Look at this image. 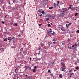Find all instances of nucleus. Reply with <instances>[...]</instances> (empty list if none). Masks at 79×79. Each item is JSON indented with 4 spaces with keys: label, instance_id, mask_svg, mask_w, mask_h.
<instances>
[{
    "label": "nucleus",
    "instance_id": "nucleus-55",
    "mask_svg": "<svg viewBox=\"0 0 79 79\" xmlns=\"http://www.w3.org/2000/svg\"><path fill=\"white\" fill-rule=\"evenodd\" d=\"M63 69H64H64H66V68H65V67H64V68H63Z\"/></svg>",
    "mask_w": 79,
    "mask_h": 79
},
{
    "label": "nucleus",
    "instance_id": "nucleus-47",
    "mask_svg": "<svg viewBox=\"0 0 79 79\" xmlns=\"http://www.w3.org/2000/svg\"><path fill=\"white\" fill-rule=\"evenodd\" d=\"M48 34H50V32H49V31H48Z\"/></svg>",
    "mask_w": 79,
    "mask_h": 79
},
{
    "label": "nucleus",
    "instance_id": "nucleus-63",
    "mask_svg": "<svg viewBox=\"0 0 79 79\" xmlns=\"http://www.w3.org/2000/svg\"><path fill=\"white\" fill-rule=\"evenodd\" d=\"M70 49H72V47H70Z\"/></svg>",
    "mask_w": 79,
    "mask_h": 79
},
{
    "label": "nucleus",
    "instance_id": "nucleus-61",
    "mask_svg": "<svg viewBox=\"0 0 79 79\" xmlns=\"http://www.w3.org/2000/svg\"><path fill=\"white\" fill-rule=\"evenodd\" d=\"M77 60L78 61V63H79V59L78 60Z\"/></svg>",
    "mask_w": 79,
    "mask_h": 79
},
{
    "label": "nucleus",
    "instance_id": "nucleus-44",
    "mask_svg": "<svg viewBox=\"0 0 79 79\" xmlns=\"http://www.w3.org/2000/svg\"><path fill=\"white\" fill-rule=\"evenodd\" d=\"M48 73H50V70H48Z\"/></svg>",
    "mask_w": 79,
    "mask_h": 79
},
{
    "label": "nucleus",
    "instance_id": "nucleus-24",
    "mask_svg": "<svg viewBox=\"0 0 79 79\" xmlns=\"http://www.w3.org/2000/svg\"><path fill=\"white\" fill-rule=\"evenodd\" d=\"M53 7H50L49 8V9L50 10H52V8H53Z\"/></svg>",
    "mask_w": 79,
    "mask_h": 79
},
{
    "label": "nucleus",
    "instance_id": "nucleus-13",
    "mask_svg": "<svg viewBox=\"0 0 79 79\" xmlns=\"http://www.w3.org/2000/svg\"><path fill=\"white\" fill-rule=\"evenodd\" d=\"M77 63H78V61H76L75 62L74 64L75 65H77Z\"/></svg>",
    "mask_w": 79,
    "mask_h": 79
},
{
    "label": "nucleus",
    "instance_id": "nucleus-56",
    "mask_svg": "<svg viewBox=\"0 0 79 79\" xmlns=\"http://www.w3.org/2000/svg\"><path fill=\"white\" fill-rule=\"evenodd\" d=\"M52 35H54V32H53L52 33Z\"/></svg>",
    "mask_w": 79,
    "mask_h": 79
},
{
    "label": "nucleus",
    "instance_id": "nucleus-28",
    "mask_svg": "<svg viewBox=\"0 0 79 79\" xmlns=\"http://www.w3.org/2000/svg\"><path fill=\"white\" fill-rule=\"evenodd\" d=\"M68 40L69 41V42H71V39H69V38H68Z\"/></svg>",
    "mask_w": 79,
    "mask_h": 79
},
{
    "label": "nucleus",
    "instance_id": "nucleus-57",
    "mask_svg": "<svg viewBox=\"0 0 79 79\" xmlns=\"http://www.w3.org/2000/svg\"><path fill=\"white\" fill-rule=\"evenodd\" d=\"M51 32H52V31H49V33H51Z\"/></svg>",
    "mask_w": 79,
    "mask_h": 79
},
{
    "label": "nucleus",
    "instance_id": "nucleus-32",
    "mask_svg": "<svg viewBox=\"0 0 79 79\" xmlns=\"http://www.w3.org/2000/svg\"><path fill=\"white\" fill-rule=\"evenodd\" d=\"M66 27H69V26H68V24H66Z\"/></svg>",
    "mask_w": 79,
    "mask_h": 79
},
{
    "label": "nucleus",
    "instance_id": "nucleus-20",
    "mask_svg": "<svg viewBox=\"0 0 79 79\" xmlns=\"http://www.w3.org/2000/svg\"><path fill=\"white\" fill-rule=\"evenodd\" d=\"M36 71V70H35V69H33V72L34 73H35Z\"/></svg>",
    "mask_w": 79,
    "mask_h": 79
},
{
    "label": "nucleus",
    "instance_id": "nucleus-3",
    "mask_svg": "<svg viewBox=\"0 0 79 79\" xmlns=\"http://www.w3.org/2000/svg\"><path fill=\"white\" fill-rule=\"evenodd\" d=\"M73 5H71L68 8V10L69 9H71V10H75V8L73 7Z\"/></svg>",
    "mask_w": 79,
    "mask_h": 79
},
{
    "label": "nucleus",
    "instance_id": "nucleus-31",
    "mask_svg": "<svg viewBox=\"0 0 79 79\" xmlns=\"http://www.w3.org/2000/svg\"><path fill=\"white\" fill-rule=\"evenodd\" d=\"M13 44H15V40H13Z\"/></svg>",
    "mask_w": 79,
    "mask_h": 79
},
{
    "label": "nucleus",
    "instance_id": "nucleus-27",
    "mask_svg": "<svg viewBox=\"0 0 79 79\" xmlns=\"http://www.w3.org/2000/svg\"><path fill=\"white\" fill-rule=\"evenodd\" d=\"M7 16H8V15H4V18H6Z\"/></svg>",
    "mask_w": 79,
    "mask_h": 79
},
{
    "label": "nucleus",
    "instance_id": "nucleus-40",
    "mask_svg": "<svg viewBox=\"0 0 79 79\" xmlns=\"http://www.w3.org/2000/svg\"><path fill=\"white\" fill-rule=\"evenodd\" d=\"M10 24H11V25H13V23L11 22L10 23Z\"/></svg>",
    "mask_w": 79,
    "mask_h": 79
},
{
    "label": "nucleus",
    "instance_id": "nucleus-43",
    "mask_svg": "<svg viewBox=\"0 0 79 79\" xmlns=\"http://www.w3.org/2000/svg\"><path fill=\"white\" fill-rule=\"evenodd\" d=\"M15 2H16V0H14L13 1V3H15Z\"/></svg>",
    "mask_w": 79,
    "mask_h": 79
},
{
    "label": "nucleus",
    "instance_id": "nucleus-12",
    "mask_svg": "<svg viewBox=\"0 0 79 79\" xmlns=\"http://www.w3.org/2000/svg\"><path fill=\"white\" fill-rule=\"evenodd\" d=\"M20 52H22L23 51V48H22L20 49Z\"/></svg>",
    "mask_w": 79,
    "mask_h": 79
},
{
    "label": "nucleus",
    "instance_id": "nucleus-8",
    "mask_svg": "<svg viewBox=\"0 0 79 79\" xmlns=\"http://www.w3.org/2000/svg\"><path fill=\"white\" fill-rule=\"evenodd\" d=\"M53 42V43L55 44L56 43V40L55 39H53L52 40Z\"/></svg>",
    "mask_w": 79,
    "mask_h": 79
},
{
    "label": "nucleus",
    "instance_id": "nucleus-58",
    "mask_svg": "<svg viewBox=\"0 0 79 79\" xmlns=\"http://www.w3.org/2000/svg\"><path fill=\"white\" fill-rule=\"evenodd\" d=\"M39 26H41V24H39Z\"/></svg>",
    "mask_w": 79,
    "mask_h": 79
},
{
    "label": "nucleus",
    "instance_id": "nucleus-53",
    "mask_svg": "<svg viewBox=\"0 0 79 79\" xmlns=\"http://www.w3.org/2000/svg\"><path fill=\"white\" fill-rule=\"evenodd\" d=\"M38 11H39V12H41V10H38Z\"/></svg>",
    "mask_w": 79,
    "mask_h": 79
},
{
    "label": "nucleus",
    "instance_id": "nucleus-6",
    "mask_svg": "<svg viewBox=\"0 0 79 79\" xmlns=\"http://www.w3.org/2000/svg\"><path fill=\"white\" fill-rule=\"evenodd\" d=\"M59 78H62L63 77V75L60 74L59 75Z\"/></svg>",
    "mask_w": 79,
    "mask_h": 79
},
{
    "label": "nucleus",
    "instance_id": "nucleus-25",
    "mask_svg": "<svg viewBox=\"0 0 79 79\" xmlns=\"http://www.w3.org/2000/svg\"><path fill=\"white\" fill-rule=\"evenodd\" d=\"M28 68V67L27 66H26L25 67V69H27V68Z\"/></svg>",
    "mask_w": 79,
    "mask_h": 79
},
{
    "label": "nucleus",
    "instance_id": "nucleus-46",
    "mask_svg": "<svg viewBox=\"0 0 79 79\" xmlns=\"http://www.w3.org/2000/svg\"><path fill=\"white\" fill-rule=\"evenodd\" d=\"M48 27H50V24H48Z\"/></svg>",
    "mask_w": 79,
    "mask_h": 79
},
{
    "label": "nucleus",
    "instance_id": "nucleus-59",
    "mask_svg": "<svg viewBox=\"0 0 79 79\" xmlns=\"http://www.w3.org/2000/svg\"><path fill=\"white\" fill-rule=\"evenodd\" d=\"M11 31V29H10V30H9V31Z\"/></svg>",
    "mask_w": 79,
    "mask_h": 79
},
{
    "label": "nucleus",
    "instance_id": "nucleus-18",
    "mask_svg": "<svg viewBox=\"0 0 79 79\" xmlns=\"http://www.w3.org/2000/svg\"><path fill=\"white\" fill-rule=\"evenodd\" d=\"M62 63H63V62H61V66H63V67L64 68V67H65V66L64 65H63V64H62Z\"/></svg>",
    "mask_w": 79,
    "mask_h": 79
},
{
    "label": "nucleus",
    "instance_id": "nucleus-45",
    "mask_svg": "<svg viewBox=\"0 0 79 79\" xmlns=\"http://www.w3.org/2000/svg\"><path fill=\"white\" fill-rule=\"evenodd\" d=\"M52 15H50L49 17H50V18H52Z\"/></svg>",
    "mask_w": 79,
    "mask_h": 79
},
{
    "label": "nucleus",
    "instance_id": "nucleus-9",
    "mask_svg": "<svg viewBox=\"0 0 79 79\" xmlns=\"http://www.w3.org/2000/svg\"><path fill=\"white\" fill-rule=\"evenodd\" d=\"M61 68H62V71H64V72H65V71L64 69H63V67H61Z\"/></svg>",
    "mask_w": 79,
    "mask_h": 79
},
{
    "label": "nucleus",
    "instance_id": "nucleus-5",
    "mask_svg": "<svg viewBox=\"0 0 79 79\" xmlns=\"http://www.w3.org/2000/svg\"><path fill=\"white\" fill-rule=\"evenodd\" d=\"M34 60H34V61H38L39 60V58L37 57H36L34 59Z\"/></svg>",
    "mask_w": 79,
    "mask_h": 79
},
{
    "label": "nucleus",
    "instance_id": "nucleus-15",
    "mask_svg": "<svg viewBox=\"0 0 79 79\" xmlns=\"http://www.w3.org/2000/svg\"><path fill=\"white\" fill-rule=\"evenodd\" d=\"M14 26H16V27L18 26V24L17 23H15L14 24Z\"/></svg>",
    "mask_w": 79,
    "mask_h": 79
},
{
    "label": "nucleus",
    "instance_id": "nucleus-36",
    "mask_svg": "<svg viewBox=\"0 0 79 79\" xmlns=\"http://www.w3.org/2000/svg\"><path fill=\"white\" fill-rule=\"evenodd\" d=\"M41 13H42V14H44V11H42L41 12Z\"/></svg>",
    "mask_w": 79,
    "mask_h": 79
},
{
    "label": "nucleus",
    "instance_id": "nucleus-60",
    "mask_svg": "<svg viewBox=\"0 0 79 79\" xmlns=\"http://www.w3.org/2000/svg\"><path fill=\"white\" fill-rule=\"evenodd\" d=\"M44 5H46V3H43Z\"/></svg>",
    "mask_w": 79,
    "mask_h": 79
},
{
    "label": "nucleus",
    "instance_id": "nucleus-38",
    "mask_svg": "<svg viewBox=\"0 0 79 79\" xmlns=\"http://www.w3.org/2000/svg\"><path fill=\"white\" fill-rule=\"evenodd\" d=\"M77 33H79V30H77L76 31Z\"/></svg>",
    "mask_w": 79,
    "mask_h": 79
},
{
    "label": "nucleus",
    "instance_id": "nucleus-52",
    "mask_svg": "<svg viewBox=\"0 0 79 79\" xmlns=\"http://www.w3.org/2000/svg\"><path fill=\"white\" fill-rule=\"evenodd\" d=\"M54 6H56V4H55V3H54Z\"/></svg>",
    "mask_w": 79,
    "mask_h": 79
},
{
    "label": "nucleus",
    "instance_id": "nucleus-10",
    "mask_svg": "<svg viewBox=\"0 0 79 79\" xmlns=\"http://www.w3.org/2000/svg\"><path fill=\"white\" fill-rule=\"evenodd\" d=\"M55 16L52 15V16L51 17L53 19H55Z\"/></svg>",
    "mask_w": 79,
    "mask_h": 79
},
{
    "label": "nucleus",
    "instance_id": "nucleus-21",
    "mask_svg": "<svg viewBox=\"0 0 79 79\" xmlns=\"http://www.w3.org/2000/svg\"><path fill=\"white\" fill-rule=\"evenodd\" d=\"M49 20V18H47V19H46V21H48Z\"/></svg>",
    "mask_w": 79,
    "mask_h": 79
},
{
    "label": "nucleus",
    "instance_id": "nucleus-2",
    "mask_svg": "<svg viewBox=\"0 0 79 79\" xmlns=\"http://www.w3.org/2000/svg\"><path fill=\"white\" fill-rule=\"evenodd\" d=\"M75 46H77V44L76 43L75 44H73L72 46V48H72L73 50H75L76 49V48H77V47L75 48Z\"/></svg>",
    "mask_w": 79,
    "mask_h": 79
},
{
    "label": "nucleus",
    "instance_id": "nucleus-39",
    "mask_svg": "<svg viewBox=\"0 0 79 79\" xmlns=\"http://www.w3.org/2000/svg\"><path fill=\"white\" fill-rule=\"evenodd\" d=\"M59 3H60V2H59V1H58L57 2V4H58H58H59Z\"/></svg>",
    "mask_w": 79,
    "mask_h": 79
},
{
    "label": "nucleus",
    "instance_id": "nucleus-49",
    "mask_svg": "<svg viewBox=\"0 0 79 79\" xmlns=\"http://www.w3.org/2000/svg\"><path fill=\"white\" fill-rule=\"evenodd\" d=\"M54 63H55L54 62H52V64H54Z\"/></svg>",
    "mask_w": 79,
    "mask_h": 79
},
{
    "label": "nucleus",
    "instance_id": "nucleus-1",
    "mask_svg": "<svg viewBox=\"0 0 79 79\" xmlns=\"http://www.w3.org/2000/svg\"><path fill=\"white\" fill-rule=\"evenodd\" d=\"M66 14V12L65 10H62L60 11V15H59L60 18H63L64 16V15Z\"/></svg>",
    "mask_w": 79,
    "mask_h": 79
},
{
    "label": "nucleus",
    "instance_id": "nucleus-29",
    "mask_svg": "<svg viewBox=\"0 0 79 79\" xmlns=\"http://www.w3.org/2000/svg\"><path fill=\"white\" fill-rule=\"evenodd\" d=\"M18 36V37H22L21 35H19Z\"/></svg>",
    "mask_w": 79,
    "mask_h": 79
},
{
    "label": "nucleus",
    "instance_id": "nucleus-34",
    "mask_svg": "<svg viewBox=\"0 0 79 79\" xmlns=\"http://www.w3.org/2000/svg\"><path fill=\"white\" fill-rule=\"evenodd\" d=\"M77 15V13H76L75 14V16H76Z\"/></svg>",
    "mask_w": 79,
    "mask_h": 79
},
{
    "label": "nucleus",
    "instance_id": "nucleus-33",
    "mask_svg": "<svg viewBox=\"0 0 79 79\" xmlns=\"http://www.w3.org/2000/svg\"><path fill=\"white\" fill-rule=\"evenodd\" d=\"M76 69H77L78 70V69H79V67H77L76 68Z\"/></svg>",
    "mask_w": 79,
    "mask_h": 79
},
{
    "label": "nucleus",
    "instance_id": "nucleus-11",
    "mask_svg": "<svg viewBox=\"0 0 79 79\" xmlns=\"http://www.w3.org/2000/svg\"><path fill=\"white\" fill-rule=\"evenodd\" d=\"M74 73H70V76H73V75H74Z\"/></svg>",
    "mask_w": 79,
    "mask_h": 79
},
{
    "label": "nucleus",
    "instance_id": "nucleus-4",
    "mask_svg": "<svg viewBox=\"0 0 79 79\" xmlns=\"http://www.w3.org/2000/svg\"><path fill=\"white\" fill-rule=\"evenodd\" d=\"M61 29L62 31H63V32H66V30H65V29H64V27H61Z\"/></svg>",
    "mask_w": 79,
    "mask_h": 79
},
{
    "label": "nucleus",
    "instance_id": "nucleus-30",
    "mask_svg": "<svg viewBox=\"0 0 79 79\" xmlns=\"http://www.w3.org/2000/svg\"><path fill=\"white\" fill-rule=\"evenodd\" d=\"M71 24H72V23H70L69 24H68V26H70V25H71Z\"/></svg>",
    "mask_w": 79,
    "mask_h": 79
},
{
    "label": "nucleus",
    "instance_id": "nucleus-50",
    "mask_svg": "<svg viewBox=\"0 0 79 79\" xmlns=\"http://www.w3.org/2000/svg\"><path fill=\"white\" fill-rule=\"evenodd\" d=\"M44 44H42L41 47H44Z\"/></svg>",
    "mask_w": 79,
    "mask_h": 79
},
{
    "label": "nucleus",
    "instance_id": "nucleus-23",
    "mask_svg": "<svg viewBox=\"0 0 79 79\" xmlns=\"http://www.w3.org/2000/svg\"><path fill=\"white\" fill-rule=\"evenodd\" d=\"M27 79H31V77H29V76H28L27 77Z\"/></svg>",
    "mask_w": 79,
    "mask_h": 79
},
{
    "label": "nucleus",
    "instance_id": "nucleus-51",
    "mask_svg": "<svg viewBox=\"0 0 79 79\" xmlns=\"http://www.w3.org/2000/svg\"><path fill=\"white\" fill-rule=\"evenodd\" d=\"M32 58L31 57L30 58V61H31Z\"/></svg>",
    "mask_w": 79,
    "mask_h": 79
},
{
    "label": "nucleus",
    "instance_id": "nucleus-7",
    "mask_svg": "<svg viewBox=\"0 0 79 79\" xmlns=\"http://www.w3.org/2000/svg\"><path fill=\"white\" fill-rule=\"evenodd\" d=\"M7 39L8 40H9V41H10V40H12L11 37H8Z\"/></svg>",
    "mask_w": 79,
    "mask_h": 79
},
{
    "label": "nucleus",
    "instance_id": "nucleus-54",
    "mask_svg": "<svg viewBox=\"0 0 79 79\" xmlns=\"http://www.w3.org/2000/svg\"><path fill=\"white\" fill-rule=\"evenodd\" d=\"M76 8H77L76 10H77V9H78V7H76Z\"/></svg>",
    "mask_w": 79,
    "mask_h": 79
},
{
    "label": "nucleus",
    "instance_id": "nucleus-17",
    "mask_svg": "<svg viewBox=\"0 0 79 79\" xmlns=\"http://www.w3.org/2000/svg\"><path fill=\"white\" fill-rule=\"evenodd\" d=\"M12 10H16V7H13V8L12 9Z\"/></svg>",
    "mask_w": 79,
    "mask_h": 79
},
{
    "label": "nucleus",
    "instance_id": "nucleus-19",
    "mask_svg": "<svg viewBox=\"0 0 79 79\" xmlns=\"http://www.w3.org/2000/svg\"><path fill=\"white\" fill-rule=\"evenodd\" d=\"M4 41H5V42H6L7 41V38H6V39H4Z\"/></svg>",
    "mask_w": 79,
    "mask_h": 79
},
{
    "label": "nucleus",
    "instance_id": "nucleus-37",
    "mask_svg": "<svg viewBox=\"0 0 79 79\" xmlns=\"http://www.w3.org/2000/svg\"><path fill=\"white\" fill-rule=\"evenodd\" d=\"M3 49H4L3 48H1V50H2V51H3Z\"/></svg>",
    "mask_w": 79,
    "mask_h": 79
},
{
    "label": "nucleus",
    "instance_id": "nucleus-35",
    "mask_svg": "<svg viewBox=\"0 0 79 79\" xmlns=\"http://www.w3.org/2000/svg\"><path fill=\"white\" fill-rule=\"evenodd\" d=\"M41 49H42V48H41V47L39 48V50H41Z\"/></svg>",
    "mask_w": 79,
    "mask_h": 79
},
{
    "label": "nucleus",
    "instance_id": "nucleus-64",
    "mask_svg": "<svg viewBox=\"0 0 79 79\" xmlns=\"http://www.w3.org/2000/svg\"><path fill=\"white\" fill-rule=\"evenodd\" d=\"M49 30L50 31H52V29L50 28Z\"/></svg>",
    "mask_w": 79,
    "mask_h": 79
},
{
    "label": "nucleus",
    "instance_id": "nucleus-48",
    "mask_svg": "<svg viewBox=\"0 0 79 79\" xmlns=\"http://www.w3.org/2000/svg\"><path fill=\"white\" fill-rule=\"evenodd\" d=\"M39 16H40V17H41V16H42V15L41 14Z\"/></svg>",
    "mask_w": 79,
    "mask_h": 79
},
{
    "label": "nucleus",
    "instance_id": "nucleus-26",
    "mask_svg": "<svg viewBox=\"0 0 79 79\" xmlns=\"http://www.w3.org/2000/svg\"><path fill=\"white\" fill-rule=\"evenodd\" d=\"M34 69H37V66H35V67H34Z\"/></svg>",
    "mask_w": 79,
    "mask_h": 79
},
{
    "label": "nucleus",
    "instance_id": "nucleus-16",
    "mask_svg": "<svg viewBox=\"0 0 79 79\" xmlns=\"http://www.w3.org/2000/svg\"><path fill=\"white\" fill-rule=\"evenodd\" d=\"M12 40H15V37H13L12 38H11Z\"/></svg>",
    "mask_w": 79,
    "mask_h": 79
},
{
    "label": "nucleus",
    "instance_id": "nucleus-62",
    "mask_svg": "<svg viewBox=\"0 0 79 79\" xmlns=\"http://www.w3.org/2000/svg\"><path fill=\"white\" fill-rule=\"evenodd\" d=\"M25 76L26 77H27V75H26Z\"/></svg>",
    "mask_w": 79,
    "mask_h": 79
},
{
    "label": "nucleus",
    "instance_id": "nucleus-22",
    "mask_svg": "<svg viewBox=\"0 0 79 79\" xmlns=\"http://www.w3.org/2000/svg\"><path fill=\"white\" fill-rule=\"evenodd\" d=\"M74 36L73 35H70V37H73Z\"/></svg>",
    "mask_w": 79,
    "mask_h": 79
},
{
    "label": "nucleus",
    "instance_id": "nucleus-41",
    "mask_svg": "<svg viewBox=\"0 0 79 79\" xmlns=\"http://www.w3.org/2000/svg\"><path fill=\"white\" fill-rule=\"evenodd\" d=\"M61 43H62V45H64V43H63V42H61Z\"/></svg>",
    "mask_w": 79,
    "mask_h": 79
},
{
    "label": "nucleus",
    "instance_id": "nucleus-42",
    "mask_svg": "<svg viewBox=\"0 0 79 79\" xmlns=\"http://www.w3.org/2000/svg\"><path fill=\"white\" fill-rule=\"evenodd\" d=\"M2 23L4 24H5V21H2Z\"/></svg>",
    "mask_w": 79,
    "mask_h": 79
},
{
    "label": "nucleus",
    "instance_id": "nucleus-14",
    "mask_svg": "<svg viewBox=\"0 0 79 79\" xmlns=\"http://www.w3.org/2000/svg\"><path fill=\"white\" fill-rule=\"evenodd\" d=\"M73 71V69H71V70H69V73H72V72Z\"/></svg>",
    "mask_w": 79,
    "mask_h": 79
}]
</instances>
